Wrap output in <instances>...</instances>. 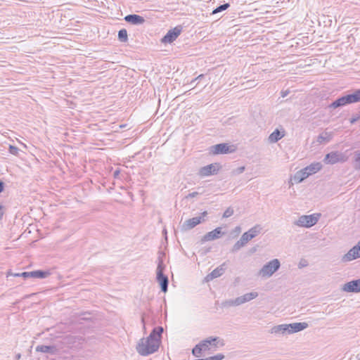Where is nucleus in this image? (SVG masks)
<instances>
[{"label":"nucleus","mask_w":360,"mask_h":360,"mask_svg":"<svg viewBox=\"0 0 360 360\" xmlns=\"http://www.w3.org/2000/svg\"><path fill=\"white\" fill-rule=\"evenodd\" d=\"M308 323L306 322L292 323L289 324H280L274 326L271 332L275 334H292L306 329Z\"/></svg>","instance_id":"obj_1"},{"label":"nucleus","mask_w":360,"mask_h":360,"mask_svg":"<svg viewBox=\"0 0 360 360\" xmlns=\"http://www.w3.org/2000/svg\"><path fill=\"white\" fill-rule=\"evenodd\" d=\"M160 343L148 336L146 339L141 338L136 345V351L141 356H148L159 349Z\"/></svg>","instance_id":"obj_2"},{"label":"nucleus","mask_w":360,"mask_h":360,"mask_svg":"<svg viewBox=\"0 0 360 360\" xmlns=\"http://www.w3.org/2000/svg\"><path fill=\"white\" fill-rule=\"evenodd\" d=\"M257 296L258 293L257 292H248L235 299L226 300L221 302V307L224 308L236 307L248 302L256 298Z\"/></svg>","instance_id":"obj_3"},{"label":"nucleus","mask_w":360,"mask_h":360,"mask_svg":"<svg viewBox=\"0 0 360 360\" xmlns=\"http://www.w3.org/2000/svg\"><path fill=\"white\" fill-rule=\"evenodd\" d=\"M280 266V261L278 259H274L262 266L259 275L262 277H270L279 269Z\"/></svg>","instance_id":"obj_4"},{"label":"nucleus","mask_w":360,"mask_h":360,"mask_svg":"<svg viewBox=\"0 0 360 360\" xmlns=\"http://www.w3.org/2000/svg\"><path fill=\"white\" fill-rule=\"evenodd\" d=\"M319 216L320 214H317V217L315 214L302 215L295 222V224L301 227H311L318 222Z\"/></svg>","instance_id":"obj_5"},{"label":"nucleus","mask_w":360,"mask_h":360,"mask_svg":"<svg viewBox=\"0 0 360 360\" xmlns=\"http://www.w3.org/2000/svg\"><path fill=\"white\" fill-rule=\"evenodd\" d=\"M201 214V216L186 220L181 226V230L184 231H189L200 224L204 220L203 217L207 214V212L205 211Z\"/></svg>","instance_id":"obj_6"},{"label":"nucleus","mask_w":360,"mask_h":360,"mask_svg":"<svg viewBox=\"0 0 360 360\" xmlns=\"http://www.w3.org/2000/svg\"><path fill=\"white\" fill-rule=\"evenodd\" d=\"M182 31V27L179 25L169 30L162 37L161 41L165 44H171L180 35Z\"/></svg>","instance_id":"obj_7"},{"label":"nucleus","mask_w":360,"mask_h":360,"mask_svg":"<svg viewBox=\"0 0 360 360\" xmlns=\"http://www.w3.org/2000/svg\"><path fill=\"white\" fill-rule=\"evenodd\" d=\"M323 162L327 165H334L338 162H345V158L342 153L333 151L326 155Z\"/></svg>","instance_id":"obj_8"},{"label":"nucleus","mask_w":360,"mask_h":360,"mask_svg":"<svg viewBox=\"0 0 360 360\" xmlns=\"http://www.w3.org/2000/svg\"><path fill=\"white\" fill-rule=\"evenodd\" d=\"M360 257V240L356 245L352 248L347 253L344 255L342 261L344 262H350Z\"/></svg>","instance_id":"obj_9"},{"label":"nucleus","mask_w":360,"mask_h":360,"mask_svg":"<svg viewBox=\"0 0 360 360\" xmlns=\"http://www.w3.org/2000/svg\"><path fill=\"white\" fill-rule=\"evenodd\" d=\"M219 168L220 167L218 163L210 164L201 167L199 170L198 174L202 177L214 175L217 174Z\"/></svg>","instance_id":"obj_10"},{"label":"nucleus","mask_w":360,"mask_h":360,"mask_svg":"<svg viewBox=\"0 0 360 360\" xmlns=\"http://www.w3.org/2000/svg\"><path fill=\"white\" fill-rule=\"evenodd\" d=\"M233 146H230L226 143H218L212 147V152L214 154H228L233 153L235 149L232 148Z\"/></svg>","instance_id":"obj_11"},{"label":"nucleus","mask_w":360,"mask_h":360,"mask_svg":"<svg viewBox=\"0 0 360 360\" xmlns=\"http://www.w3.org/2000/svg\"><path fill=\"white\" fill-rule=\"evenodd\" d=\"M225 233L222 231V229L221 227H217L213 231H210L204 235L201 239V242L204 243L206 241L216 240L220 238Z\"/></svg>","instance_id":"obj_12"},{"label":"nucleus","mask_w":360,"mask_h":360,"mask_svg":"<svg viewBox=\"0 0 360 360\" xmlns=\"http://www.w3.org/2000/svg\"><path fill=\"white\" fill-rule=\"evenodd\" d=\"M342 290L347 292H360V278L347 282Z\"/></svg>","instance_id":"obj_13"},{"label":"nucleus","mask_w":360,"mask_h":360,"mask_svg":"<svg viewBox=\"0 0 360 360\" xmlns=\"http://www.w3.org/2000/svg\"><path fill=\"white\" fill-rule=\"evenodd\" d=\"M225 263H223L222 264L219 265L218 267L214 269L211 273L206 276L205 281L208 282L213 280L214 278H217L221 276L225 272Z\"/></svg>","instance_id":"obj_14"},{"label":"nucleus","mask_w":360,"mask_h":360,"mask_svg":"<svg viewBox=\"0 0 360 360\" xmlns=\"http://www.w3.org/2000/svg\"><path fill=\"white\" fill-rule=\"evenodd\" d=\"M124 20L127 22L134 25H142L146 21L143 17L137 14H129L124 17Z\"/></svg>","instance_id":"obj_15"},{"label":"nucleus","mask_w":360,"mask_h":360,"mask_svg":"<svg viewBox=\"0 0 360 360\" xmlns=\"http://www.w3.org/2000/svg\"><path fill=\"white\" fill-rule=\"evenodd\" d=\"M156 280L160 286L161 291L163 292H167L168 290L169 285V279L167 276H166L165 274H157Z\"/></svg>","instance_id":"obj_16"},{"label":"nucleus","mask_w":360,"mask_h":360,"mask_svg":"<svg viewBox=\"0 0 360 360\" xmlns=\"http://www.w3.org/2000/svg\"><path fill=\"white\" fill-rule=\"evenodd\" d=\"M163 331L164 329L162 326L155 327L149 335L150 339H153V340H155L160 344Z\"/></svg>","instance_id":"obj_17"},{"label":"nucleus","mask_w":360,"mask_h":360,"mask_svg":"<svg viewBox=\"0 0 360 360\" xmlns=\"http://www.w3.org/2000/svg\"><path fill=\"white\" fill-rule=\"evenodd\" d=\"M349 105L347 98L346 95L342 96L341 97L338 98L336 100H335L333 102H332L329 105L328 108H338L340 107H342L345 105Z\"/></svg>","instance_id":"obj_18"},{"label":"nucleus","mask_w":360,"mask_h":360,"mask_svg":"<svg viewBox=\"0 0 360 360\" xmlns=\"http://www.w3.org/2000/svg\"><path fill=\"white\" fill-rule=\"evenodd\" d=\"M322 168V165L321 162H313L306 167L303 168V171H305L310 176L311 174H316L319 171H320Z\"/></svg>","instance_id":"obj_19"},{"label":"nucleus","mask_w":360,"mask_h":360,"mask_svg":"<svg viewBox=\"0 0 360 360\" xmlns=\"http://www.w3.org/2000/svg\"><path fill=\"white\" fill-rule=\"evenodd\" d=\"M29 278H46L51 275V272L48 270H35L29 271Z\"/></svg>","instance_id":"obj_20"},{"label":"nucleus","mask_w":360,"mask_h":360,"mask_svg":"<svg viewBox=\"0 0 360 360\" xmlns=\"http://www.w3.org/2000/svg\"><path fill=\"white\" fill-rule=\"evenodd\" d=\"M349 104L360 102V89H355L352 94L346 95Z\"/></svg>","instance_id":"obj_21"},{"label":"nucleus","mask_w":360,"mask_h":360,"mask_svg":"<svg viewBox=\"0 0 360 360\" xmlns=\"http://www.w3.org/2000/svg\"><path fill=\"white\" fill-rule=\"evenodd\" d=\"M285 136V131H280L276 129L269 136L271 143H276Z\"/></svg>","instance_id":"obj_22"},{"label":"nucleus","mask_w":360,"mask_h":360,"mask_svg":"<svg viewBox=\"0 0 360 360\" xmlns=\"http://www.w3.org/2000/svg\"><path fill=\"white\" fill-rule=\"evenodd\" d=\"M333 136V133L332 131H324L318 136L316 141L319 143H328L332 140Z\"/></svg>","instance_id":"obj_23"},{"label":"nucleus","mask_w":360,"mask_h":360,"mask_svg":"<svg viewBox=\"0 0 360 360\" xmlns=\"http://www.w3.org/2000/svg\"><path fill=\"white\" fill-rule=\"evenodd\" d=\"M309 175L308 173L305 171H303V169L297 171L293 176V181L296 184L301 183L302 181H304L305 179L309 177Z\"/></svg>","instance_id":"obj_24"},{"label":"nucleus","mask_w":360,"mask_h":360,"mask_svg":"<svg viewBox=\"0 0 360 360\" xmlns=\"http://www.w3.org/2000/svg\"><path fill=\"white\" fill-rule=\"evenodd\" d=\"M56 350V347L53 345H38L36 347V351L43 353L54 354Z\"/></svg>","instance_id":"obj_25"},{"label":"nucleus","mask_w":360,"mask_h":360,"mask_svg":"<svg viewBox=\"0 0 360 360\" xmlns=\"http://www.w3.org/2000/svg\"><path fill=\"white\" fill-rule=\"evenodd\" d=\"M206 340H208V342H210L209 344V346H213L214 347H217L218 345H220V346H224V342L223 340H221L219 337H209L205 339Z\"/></svg>","instance_id":"obj_26"},{"label":"nucleus","mask_w":360,"mask_h":360,"mask_svg":"<svg viewBox=\"0 0 360 360\" xmlns=\"http://www.w3.org/2000/svg\"><path fill=\"white\" fill-rule=\"evenodd\" d=\"M262 227L259 224H256L251 229H250L247 232L252 237V238L257 236L262 231Z\"/></svg>","instance_id":"obj_27"},{"label":"nucleus","mask_w":360,"mask_h":360,"mask_svg":"<svg viewBox=\"0 0 360 360\" xmlns=\"http://www.w3.org/2000/svg\"><path fill=\"white\" fill-rule=\"evenodd\" d=\"M118 40L120 42L125 43L128 41V34L126 29H121L118 31Z\"/></svg>","instance_id":"obj_28"},{"label":"nucleus","mask_w":360,"mask_h":360,"mask_svg":"<svg viewBox=\"0 0 360 360\" xmlns=\"http://www.w3.org/2000/svg\"><path fill=\"white\" fill-rule=\"evenodd\" d=\"M246 244L242 240L241 238L238 240L232 247L231 252L234 253L238 252L240 248L244 247Z\"/></svg>","instance_id":"obj_29"},{"label":"nucleus","mask_w":360,"mask_h":360,"mask_svg":"<svg viewBox=\"0 0 360 360\" xmlns=\"http://www.w3.org/2000/svg\"><path fill=\"white\" fill-rule=\"evenodd\" d=\"M165 267H166V266L164 264L162 259L160 257H159L158 266H157V269H156V274H164Z\"/></svg>","instance_id":"obj_30"},{"label":"nucleus","mask_w":360,"mask_h":360,"mask_svg":"<svg viewBox=\"0 0 360 360\" xmlns=\"http://www.w3.org/2000/svg\"><path fill=\"white\" fill-rule=\"evenodd\" d=\"M230 7V4L229 3H226L224 4H221L218 6L216 8H214L212 11V14H215L219 12H222L225 10H226L228 8Z\"/></svg>","instance_id":"obj_31"},{"label":"nucleus","mask_w":360,"mask_h":360,"mask_svg":"<svg viewBox=\"0 0 360 360\" xmlns=\"http://www.w3.org/2000/svg\"><path fill=\"white\" fill-rule=\"evenodd\" d=\"M202 349L199 346L198 344H197L193 349H192V354L195 357H200L202 354Z\"/></svg>","instance_id":"obj_32"},{"label":"nucleus","mask_w":360,"mask_h":360,"mask_svg":"<svg viewBox=\"0 0 360 360\" xmlns=\"http://www.w3.org/2000/svg\"><path fill=\"white\" fill-rule=\"evenodd\" d=\"M209 344H210V342H208V340H206L205 339L202 340V341H200L198 343L199 346L202 349V352H205V351L209 350Z\"/></svg>","instance_id":"obj_33"},{"label":"nucleus","mask_w":360,"mask_h":360,"mask_svg":"<svg viewBox=\"0 0 360 360\" xmlns=\"http://www.w3.org/2000/svg\"><path fill=\"white\" fill-rule=\"evenodd\" d=\"M233 209L231 207H228L223 214L224 218H228L233 214Z\"/></svg>","instance_id":"obj_34"},{"label":"nucleus","mask_w":360,"mask_h":360,"mask_svg":"<svg viewBox=\"0 0 360 360\" xmlns=\"http://www.w3.org/2000/svg\"><path fill=\"white\" fill-rule=\"evenodd\" d=\"M19 150H20L18 147L12 146V145L9 146L8 151L11 154L14 155H18Z\"/></svg>","instance_id":"obj_35"},{"label":"nucleus","mask_w":360,"mask_h":360,"mask_svg":"<svg viewBox=\"0 0 360 360\" xmlns=\"http://www.w3.org/2000/svg\"><path fill=\"white\" fill-rule=\"evenodd\" d=\"M240 238L246 244L248 243L250 240H252V237L248 233V232L243 233V234L241 236Z\"/></svg>","instance_id":"obj_36"},{"label":"nucleus","mask_w":360,"mask_h":360,"mask_svg":"<svg viewBox=\"0 0 360 360\" xmlns=\"http://www.w3.org/2000/svg\"><path fill=\"white\" fill-rule=\"evenodd\" d=\"M224 355L223 354H217L214 356H212L206 358L207 360H222L224 359Z\"/></svg>","instance_id":"obj_37"},{"label":"nucleus","mask_w":360,"mask_h":360,"mask_svg":"<svg viewBox=\"0 0 360 360\" xmlns=\"http://www.w3.org/2000/svg\"><path fill=\"white\" fill-rule=\"evenodd\" d=\"M11 275H13V276H15V277H22L24 278L25 279L26 278H29V271H24L22 273H18V274H11Z\"/></svg>","instance_id":"obj_38"},{"label":"nucleus","mask_w":360,"mask_h":360,"mask_svg":"<svg viewBox=\"0 0 360 360\" xmlns=\"http://www.w3.org/2000/svg\"><path fill=\"white\" fill-rule=\"evenodd\" d=\"M355 162L359 169H360V151L355 154Z\"/></svg>","instance_id":"obj_39"},{"label":"nucleus","mask_w":360,"mask_h":360,"mask_svg":"<svg viewBox=\"0 0 360 360\" xmlns=\"http://www.w3.org/2000/svg\"><path fill=\"white\" fill-rule=\"evenodd\" d=\"M204 77H205V75H203V74H201V75H198L197 77H195V79L191 80V84H193L195 81L196 82L201 81Z\"/></svg>","instance_id":"obj_40"},{"label":"nucleus","mask_w":360,"mask_h":360,"mask_svg":"<svg viewBox=\"0 0 360 360\" xmlns=\"http://www.w3.org/2000/svg\"><path fill=\"white\" fill-rule=\"evenodd\" d=\"M360 119V115H356L355 116H353L350 120L349 122L351 124H354L356 121H358Z\"/></svg>","instance_id":"obj_41"},{"label":"nucleus","mask_w":360,"mask_h":360,"mask_svg":"<svg viewBox=\"0 0 360 360\" xmlns=\"http://www.w3.org/2000/svg\"><path fill=\"white\" fill-rule=\"evenodd\" d=\"M198 195H199L198 192H192V193H188L186 196V198L188 199V198H195V197L198 196Z\"/></svg>","instance_id":"obj_42"},{"label":"nucleus","mask_w":360,"mask_h":360,"mask_svg":"<svg viewBox=\"0 0 360 360\" xmlns=\"http://www.w3.org/2000/svg\"><path fill=\"white\" fill-rule=\"evenodd\" d=\"M245 171V167H240L236 169V174H241Z\"/></svg>","instance_id":"obj_43"},{"label":"nucleus","mask_w":360,"mask_h":360,"mask_svg":"<svg viewBox=\"0 0 360 360\" xmlns=\"http://www.w3.org/2000/svg\"><path fill=\"white\" fill-rule=\"evenodd\" d=\"M4 188L5 183L2 180H0V193L4 191Z\"/></svg>","instance_id":"obj_44"},{"label":"nucleus","mask_w":360,"mask_h":360,"mask_svg":"<svg viewBox=\"0 0 360 360\" xmlns=\"http://www.w3.org/2000/svg\"><path fill=\"white\" fill-rule=\"evenodd\" d=\"M289 92H290V91H289L288 90L281 91V96H282L283 98H284V97L287 96H288V94H289Z\"/></svg>","instance_id":"obj_45"},{"label":"nucleus","mask_w":360,"mask_h":360,"mask_svg":"<svg viewBox=\"0 0 360 360\" xmlns=\"http://www.w3.org/2000/svg\"><path fill=\"white\" fill-rule=\"evenodd\" d=\"M4 207L2 205H0V220L3 218L4 212Z\"/></svg>","instance_id":"obj_46"},{"label":"nucleus","mask_w":360,"mask_h":360,"mask_svg":"<svg viewBox=\"0 0 360 360\" xmlns=\"http://www.w3.org/2000/svg\"><path fill=\"white\" fill-rule=\"evenodd\" d=\"M119 174H120V170L119 169L115 170L114 172V173H113V176H114L115 178H117Z\"/></svg>","instance_id":"obj_47"},{"label":"nucleus","mask_w":360,"mask_h":360,"mask_svg":"<svg viewBox=\"0 0 360 360\" xmlns=\"http://www.w3.org/2000/svg\"><path fill=\"white\" fill-rule=\"evenodd\" d=\"M305 266L306 265L304 264V263H302V262H300V264H299V267H300V268L302 267V266Z\"/></svg>","instance_id":"obj_48"},{"label":"nucleus","mask_w":360,"mask_h":360,"mask_svg":"<svg viewBox=\"0 0 360 360\" xmlns=\"http://www.w3.org/2000/svg\"><path fill=\"white\" fill-rule=\"evenodd\" d=\"M236 231H240V228L239 226H237V227L236 228Z\"/></svg>","instance_id":"obj_49"},{"label":"nucleus","mask_w":360,"mask_h":360,"mask_svg":"<svg viewBox=\"0 0 360 360\" xmlns=\"http://www.w3.org/2000/svg\"><path fill=\"white\" fill-rule=\"evenodd\" d=\"M20 356H20V354H18L16 356V359H19L20 358Z\"/></svg>","instance_id":"obj_50"}]
</instances>
